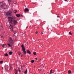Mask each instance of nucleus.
<instances>
[{
  "instance_id": "obj_52",
  "label": "nucleus",
  "mask_w": 74,
  "mask_h": 74,
  "mask_svg": "<svg viewBox=\"0 0 74 74\" xmlns=\"http://www.w3.org/2000/svg\"><path fill=\"white\" fill-rule=\"evenodd\" d=\"M51 31H52V30H51Z\"/></svg>"
},
{
  "instance_id": "obj_55",
  "label": "nucleus",
  "mask_w": 74,
  "mask_h": 74,
  "mask_svg": "<svg viewBox=\"0 0 74 74\" xmlns=\"http://www.w3.org/2000/svg\"><path fill=\"white\" fill-rule=\"evenodd\" d=\"M44 65H45V64H44Z\"/></svg>"
},
{
  "instance_id": "obj_43",
  "label": "nucleus",
  "mask_w": 74,
  "mask_h": 74,
  "mask_svg": "<svg viewBox=\"0 0 74 74\" xmlns=\"http://www.w3.org/2000/svg\"><path fill=\"white\" fill-rule=\"evenodd\" d=\"M40 71H42V69H41Z\"/></svg>"
},
{
  "instance_id": "obj_15",
  "label": "nucleus",
  "mask_w": 74,
  "mask_h": 74,
  "mask_svg": "<svg viewBox=\"0 0 74 74\" xmlns=\"http://www.w3.org/2000/svg\"><path fill=\"white\" fill-rule=\"evenodd\" d=\"M8 45H9V47H12V45H10L9 43H8Z\"/></svg>"
},
{
  "instance_id": "obj_37",
  "label": "nucleus",
  "mask_w": 74,
  "mask_h": 74,
  "mask_svg": "<svg viewBox=\"0 0 74 74\" xmlns=\"http://www.w3.org/2000/svg\"><path fill=\"white\" fill-rule=\"evenodd\" d=\"M23 34H25V32H24L23 33Z\"/></svg>"
},
{
  "instance_id": "obj_22",
  "label": "nucleus",
  "mask_w": 74,
  "mask_h": 74,
  "mask_svg": "<svg viewBox=\"0 0 74 74\" xmlns=\"http://www.w3.org/2000/svg\"><path fill=\"white\" fill-rule=\"evenodd\" d=\"M3 61H0V64H3Z\"/></svg>"
},
{
  "instance_id": "obj_16",
  "label": "nucleus",
  "mask_w": 74,
  "mask_h": 74,
  "mask_svg": "<svg viewBox=\"0 0 74 74\" xmlns=\"http://www.w3.org/2000/svg\"><path fill=\"white\" fill-rule=\"evenodd\" d=\"M14 14H16L17 12V10H14Z\"/></svg>"
},
{
  "instance_id": "obj_35",
  "label": "nucleus",
  "mask_w": 74,
  "mask_h": 74,
  "mask_svg": "<svg viewBox=\"0 0 74 74\" xmlns=\"http://www.w3.org/2000/svg\"><path fill=\"white\" fill-rule=\"evenodd\" d=\"M41 34H43V33L42 32Z\"/></svg>"
},
{
  "instance_id": "obj_54",
  "label": "nucleus",
  "mask_w": 74,
  "mask_h": 74,
  "mask_svg": "<svg viewBox=\"0 0 74 74\" xmlns=\"http://www.w3.org/2000/svg\"><path fill=\"white\" fill-rule=\"evenodd\" d=\"M70 27H71V26H70Z\"/></svg>"
},
{
  "instance_id": "obj_2",
  "label": "nucleus",
  "mask_w": 74,
  "mask_h": 74,
  "mask_svg": "<svg viewBox=\"0 0 74 74\" xmlns=\"http://www.w3.org/2000/svg\"><path fill=\"white\" fill-rule=\"evenodd\" d=\"M22 44V45H21V47L22 48V49L23 52H24V55H25V54H26V52L25 51H26V49H25V48L24 45H23V44Z\"/></svg>"
},
{
  "instance_id": "obj_49",
  "label": "nucleus",
  "mask_w": 74,
  "mask_h": 74,
  "mask_svg": "<svg viewBox=\"0 0 74 74\" xmlns=\"http://www.w3.org/2000/svg\"><path fill=\"white\" fill-rule=\"evenodd\" d=\"M39 69H38V71H39Z\"/></svg>"
},
{
  "instance_id": "obj_28",
  "label": "nucleus",
  "mask_w": 74,
  "mask_h": 74,
  "mask_svg": "<svg viewBox=\"0 0 74 74\" xmlns=\"http://www.w3.org/2000/svg\"><path fill=\"white\" fill-rule=\"evenodd\" d=\"M57 18H58V17L60 18V16H57Z\"/></svg>"
},
{
  "instance_id": "obj_9",
  "label": "nucleus",
  "mask_w": 74,
  "mask_h": 74,
  "mask_svg": "<svg viewBox=\"0 0 74 74\" xmlns=\"http://www.w3.org/2000/svg\"><path fill=\"white\" fill-rule=\"evenodd\" d=\"M27 52L28 53H29V54H31V52L29 50H27Z\"/></svg>"
},
{
  "instance_id": "obj_7",
  "label": "nucleus",
  "mask_w": 74,
  "mask_h": 74,
  "mask_svg": "<svg viewBox=\"0 0 74 74\" xmlns=\"http://www.w3.org/2000/svg\"><path fill=\"white\" fill-rule=\"evenodd\" d=\"M29 11V10L27 8H25L24 10L25 12H27V11Z\"/></svg>"
},
{
  "instance_id": "obj_53",
  "label": "nucleus",
  "mask_w": 74,
  "mask_h": 74,
  "mask_svg": "<svg viewBox=\"0 0 74 74\" xmlns=\"http://www.w3.org/2000/svg\"><path fill=\"white\" fill-rule=\"evenodd\" d=\"M44 74H45V73H44Z\"/></svg>"
},
{
  "instance_id": "obj_12",
  "label": "nucleus",
  "mask_w": 74,
  "mask_h": 74,
  "mask_svg": "<svg viewBox=\"0 0 74 74\" xmlns=\"http://www.w3.org/2000/svg\"><path fill=\"white\" fill-rule=\"evenodd\" d=\"M12 69V66H10V70H11Z\"/></svg>"
},
{
  "instance_id": "obj_17",
  "label": "nucleus",
  "mask_w": 74,
  "mask_h": 74,
  "mask_svg": "<svg viewBox=\"0 0 74 74\" xmlns=\"http://www.w3.org/2000/svg\"><path fill=\"white\" fill-rule=\"evenodd\" d=\"M18 55H21V52L20 51H18Z\"/></svg>"
},
{
  "instance_id": "obj_44",
  "label": "nucleus",
  "mask_w": 74,
  "mask_h": 74,
  "mask_svg": "<svg viewBox=\"0 0 74 74\" xmlns=\"http://www.w3.org/2000/svg\"><path fill=\"white\" fill-rule=\"evenodd\" d=\"M28 27H27V28Z\"/></svg>"
},
{
  "instance_id": "obj_8",
  "label": "nucleus",
  "mask_w": 74,
  "mask_h": 74,
  "mask_svg": "<svg viewBox=\"0 0 74 74\" xmlns=\"http://www.w3.org/2000/svg\"><path fill=\"white\" fill-rule=\"evenodd\" d=\"M1 46H2V47L3 48H4V47H5V46H6V47H7V45H6L5 44H4L3 45H1Z\"/></svg>"
},
{
  "instance_id": "obj_47",
  "label": "nucleus",
  "mask_w": 74,
  "mask_h": 74,
  "mask_svg": "<svg viewBox=\"0 0 74 74\" xmlns=\"http://www.w3.org/2000/svg\"><path fill=\"white\" fill-rule=\"evenodd\" d=\"M38 27H37V28H38Z\"/></svg>"
},
{
  "instance_id": "obj_13",
  "label": "nucleus",
  "mask_w": 74,
  "mask_h": 74,
  "mask_svg": "<svg viewBox=\"0 0 74 74\" xmlns=\"http://www.w3.org/2000/svg\"><path fill=\"white\" fill-rule=\"evenodd\" d=\"M9 55H11L12 54V51H10L9 53Z\"/></svg>"
},
{
  "instance_id": "obj_58",
  "label": "nucleus",
  "mask_w": 74,
  "mask_h": 74,
  "mask_svg": "<svg viewBox=\"0 0 74 74\" xmlns=\"http://www.w3.org/2000/svg\"><path fill=\"white\" fill-rule=\"evenodd\" d=\"M63 25H64V24H63Z\"/></svg>"
},
{
  "instance_id": "obj_33",
  "label": "nucleus",
  "mask_w": 74,
  "mask_h": 74,
  "mask_svg": "<svg viewBox=\"0 0 74 74\" xmlns=\"http://www.w3.org/2000/svg\"><path fill=\"white\" fill-rule=\"evenodd\" d=\"M35 59H36V60H37V58H36Z\"/></svg>"
},
{
  "instance_id": "obj_23",
  "label": "nucleus",
  "mask_w": 74,
  "mask_h": 74,
  "mask_svg": "<svg viewBox=\"0 0 74 74\" xmlns=\"http://www.w3.org/2000/svg\"><path fill=\"white\" fill-rule=\"evenodd\" d=\"M52 70H50V74H52Z\"/></svg>"
},
{
  "instance_id": "obj_27",
  "label": "nucleus",
  "mask_w": 74,
  "mask_h": 74,
  "mask_svg": "<svg viewBox=\"0 0 74 74\" xmlns=\"http://www.w3.org/2000/svg\"><path fill=\"white\" fill-rule=\"evenodd\" d=\"M21 57H22V56H23V55H21Z\"/></svg>"
},
{
  "instance_id": "obj_40",
  "label": "nucleus",
  "mask_w": 74,
  "mask_h": 74,
  "mask_svg": "<svg viewBox=\"0 0 74 74\" xmlns=\"http://www.w3.org/2000/svg\"><path fill=\"white\" fill-rule=\"evenodd\" d=\"M45 67V66H43V67Z\"/></svg>"
},
{
  "instance_id": "obj_19",
  "label": "nucleus",
  "mask_w": 74,
  "mask_h": 74,
  "mask_svg": "<svg viewBox=\"0 0 74 74\" xmlns=\"http://www.w3.org/2000/svg\"><path fill=\"white\" fill-rule=\"evenodd\" d=\"M33 53L34 55L35 56V55H36V52H34Z\"/></svg>"
},
{
  "instance_id": "obj_14",
  "label": "nucleus",
  "mask_w": 74,
  "mask_h": 74,
  "mask_svg": "<svg viewBox=\"0 0 74 74\" xmlns=\"http://www.w3.org/2000/svg\"><path fill=\"white\" fill-rule=\"evenodd\" d=\"M15 74H17V70L16 69L14 70Z\"/></svg>"
},
{
  "instance_id": "obj_18",
  "label": "nucleus",
  "mask_w": 74,
  "mask_h": 74,
  "mask_svg": "<svg viewBox=\"0 0 74 74\" xmlns=\"http://www.w3.org/2000/svg\"><path fill=\"white\" fill-rule=\"evenodd\" d=\"M25 74H27V70L26 69V71L25 72Z\"/></svg>"
},
{
  "instance_id": "obj_24",
  "label": "nucleus",
  "mask_w": 74,
  "mask_h": 74,
  "mask_svg": "<svg viewBox=\"0 0 74 74\" xmlns=\"http://www.w3.org/2000/svg\"><path fill=\"white\" fill-rule=\"evenodd\" d=\"M8 1L9 3H10L11 2V0H8Z\"/></svg>"
},
{
  "instance_id": "obj_5",
  "label": "nucleus",
  "mask_w": 74,
  "mask_h": 74,
  "mask_svg": "<svg viewBox=\"0 0 74 74\" xmlns=\"http://www.w3.org/2000/svg\"><path fill=\"white\" fill-rule=\"evenodd\" d=\"M9 38L11 41V43H12V44H14V42L13 41V40L12 39V38L11 37H9Z\"/></svg>"
},
{
  "instance_id": "obj_1",
  "label": "nucleus",
  "mask_w": 74,
  "mask_h": 74,
  "mask_svg": "<svg viewBox=\"0 0 74 74\" xmlns=\"http://www.w3.org/2000/svg\"><path fill=\"white\" fill-rule=\"evenodd\" d=\"M8 21L9 22L10 24L11 23L12 25H13V24H14V25L17 24V21L15 20V17L13 16L9 17H8Z\"/></svg>"
},
{
  "instance_id": "obj_6",
  "label": "nucleus",
  "mask_w": 74,
  "mask_h": 74,
  "mask_svg": "<svg viewBox=\"0 0 74 74\" xmlns=\"http://www.w3.org/2000/svg\"><path fill=\"white\" fill-rule=\"evenodd\" d=\"M5 68L6 70H8V66L7 65H5Z\"/></svg>"
},
{
  "instance_id": "obj_11",
  "label": "nucleus",
  "mask_w": 74,
  "mask_h": 74,
  "mask_svg": "<svg viewBox=\"0 0 74 74\" xmlns=\"http://www.w3.org/2000/svg\"><path fill=\"white\" fill-rule=\"evenodd\" d=\"M4 55L5 56L7 57L8 56V55L7 54V53H5L4 54Z\"/></svg>"
},
{
  "instance_id": "obj_50",
  "label": "nucleus",
  "mask_w": 74,
  "mask_h": 74,
  "mask_svg": "<svg viewBox=\"0 0 74 74\" xmlns=\"http://www.w3.org/2000/svg\"><path fill=\"white\" fill-rule=\"evenodd\" d=\"M50 33H51V32Z\"/></svg>"
},
{
  "instance_id": "obj_45",
  "label": "nucleus",
  "mask_w": 74,
  "mask_h": 74,
  "mask_svg": "<svg viewBox=\"0 0 74 74\" xmlns=\"http://www.w3.org/2000/svg\"><path fill=\"white\" fill-rule=\"evenodd\" d=\"M43 70H44V69H43Z\"/></svg>"
},
{
  "instance_id": "obj_31",
  "label": "nucleus",
  "mask_w": 74,
  "mask_h": 74,
  "mask_svg": "<svg viewBox=\"0 0 74 74\" xmlns=\"http://www.w3.org/2000/svg\"><path fill=\"white\" fill-rule=\"evenodd\" d=\"M21 68L22 69V70L23 69V68H22V66H21Z\"/></svg>"
},
{
  "instance_id": "obj_32",
  "label": "nucleus",
  "mask_w": 74,
  "mask_h": 74,
  "mask_svg": "<svg viewBox=\"0 0 74 74\" xmlns=\"http://www.w3.org/2000/svg\"><path fill=\"white\" fill-rule=\"evenodd\" d=\"M64 1H67V0H64Z\"/></svg>"
},
{
  "instance_id": "obj_29",
  "label": "nucleus",
  "mask_w": 74,
  "mask_h": 74,
  "mask_svg": "<svg viewBox=\"0 0 74 74\" xmlns=\"http://www.w3.org/2000/svg\"><path fill=\"white\" fill-rule=\"evenodd\" d=\"M19 72H21V70H19L18 71Z\"/></svg>"
},
{
  "instance_id": "obj_20",
  "label": "nucleus",
  "mask_w": 74,
  "mask_h": 74,
  "mask_svg": "<svg viewBox=\"0 0 74 74\" xmlns=\"http://www.w3.org/2000/svg\"><path fill=\"white\" fill-rule=\"evenodd\" d=\"M31 63H33L34 62V60H32L31 61Z\"/></svg>"
},
{
  "instance_id": "obj_10",
  "label": "nucleus",
  "mask_w": 74,
  "mask_h": 74,
  "mask_svg": "<svg viewBox=\"0 0 74 74\" xmlns=\"http://www.w3.org/2000/svg\"><path fill=\"white\" fill-rule=\"evenodd\" d=\"M20 14H16V16L17 17H20Z\"/></svg>"
},
{
  "instance_id": "obj_21",
  "label": "nucleus",
  "mask_w": 74,
  "mask_h": 74,
  "mask_svg": "<svg viewBox=\"0 0 74 74\" xmlns=\"http://www.w3.org/2000/svg\"><path fill=\"white\" fill-rule=\"evenodd\" d=\"M68 73H69V74H71V71H68Z\"/></svg>"
},
{
  "instance_id": "obj_51",
  "label": "nucleus",
  "mask_w": 74,
  "mask_h": 74,
  "mask_svg": "<svg viewBox=\"0 0 74 74\" xmlns=\"http://www.w3.org/2000/svg\"><path fill=\"white\" fill-rule=\"evenodd\" d=\"M42 29H43V27H42Z\"/></svg>"
},
{
  "instance_id": "obj_38",
  "label": "nucleus",
  "mask_w": 74,
  "mask_h": 74,
  "mask_svg": "<svg viewBox=\"0 0 74 74\" xmlns=\"http://www.w3.org/2000/svg\"><path fill=\"white\" fill-rule=\"evenodd\" d=\"M41 66H43V64H42V65H41Z\"/></svg>"
},
{
  "instance_id": "obj_46",
  "label": "nucleus",
  "mask_w": 74,
  "mask_h": 74,
  "mask_svg": "<svg viewBox=\"0 0 74 74\" xmlns=\"http://www.w3.org/2000/svg\"><path fill=\"white\" fill-rule=\"evenodd\" d=\"M43 27V28H44V27Z\"/></svg>"
},
{
  "instance_id": "obj_48",
  "label": "nucleus",
  "mask_w": 74,
  "mask_h": 74,
  "mask_svg": "<svg viewBox=\"0 0 74 74\" xmlns=\"http://www.w3.org/2000/svg\"><path fill=\"white\" fill-rule=\"evenodd\" d=\"M35 67H36V66H34V68Z\"/></svg>"
},
{
  "instance_id": "obj_57",
  "label": "nucleus",
  "mask_w": 74,
  "mask_h": 74,
  "mask_svg": "<svg viewBox=\"0 0 74 74\" xmlns=\"http://www.w3.org/2000/svg\"><path fill=\"white\" fill-rule=\"evenodd\" d=\"M18 69H19V68H18Z\"/></svg>"
},
{
  "instance_id": "obj_41",
  "label": "nucleus",
  "mask_w": 74,
  "mask_h": 74,
  "mask_svg": "<svg viewBox=\"0 0 74 74\" xmlns=\"http://www.w3.org/2000/svg\"><path fill=\"white\" fill-rule=\"evenodd\" d=\"M53 73V72H52V74Z\"/></svg>"
},
{
  "instance_id": "obj_25",
  "label": "nucleus",
  "mask_w": 74,
  "mask_h": 74,
  "mask_svg": "<svg viewBox=\"0 0 74 74\" xmlns=\"http://www.w3.org/2000/svg\"><path fill=\"white\" fill-rule=\"evenodd\" d=\"M69 34L70 35H72V33H71V32H70L69 33Z\"/></svg>"
},
{
  "instance_id": "obj_56",
  "label": "nucleus",
  "mask_w": 74,
  "mask_h": 74,
  "mask_svg": "<svg viewBox=\"0 0 74 74\" xmlns=\"http://www.w3.org/2000/svg\"><path fill=\"white\" fill-rule=\"evenodd\" d=\"M49 74H51V73H50Z\"/></svg>"
},
{
  "instance_id": "obj_30",
  "label": "nucleus",
  "mask_w": 74,
  "mask_h": 74,
  "mask_svg": "<svg viewBox=\"0 0 74 74\" xmlns=\"http://www.w3.org/2000/svg\"><path fill=\"white\" fill-rule=\"evenodd\" d=\"M36 34H38V32H36Z\"/></svg>"
},
{
  "instance_id": "obj_39",
  "label": "nucleus",
  "mask_w": 74,
  "mask_h": 74,
  "mask_svg": "<svg viewBox=\"0 0 74 74\" xmlns=\"http://www.w3.org/2000/svg\"><path fill=\"white\" fill-rule=\"evenodd\" d=\"M2 69H3V67H2Z\"/></svg>"
},
{
  "instance_id": "obj_3",
  "label": "nucleus",
  "mask_w": 74,
  "mask_h": 74,
  "mask_svg": "<svg viewBox=\"0 0 74 74\" xmlns=\"http://www.w3.org/2000/svg\"><path fill=\"white\" fill-rule=\"evenodd\" d=\"M6 15H9V16H12V11H9L8 12L6 13Z\"/></svg>"
},
{
  "instance_id": "obj_34",
  "label": "nucleus",
  "mask_w": 74,
  "mask_h": 74,
  "mask_svg": "<svg viewBox=\"0 0 74 74\" xmlns=\"http://www.w3.org/2000/svg\"><path fill=\"white\" fill-rule=\"evenodd\" d=\"M3 36H1V37H2V38H3Z\"/></svg>"
},
{
  "instance_id": "obj_42",
  "label": "nucleus",
  "mask_w": 74,
  "mask_h": 74,
  "mask_svg": "<svg viewBox=\"0 0 74 74\" xmlns=\"http://www.w3.org/2000/svg\"><path fill=\"white\" fill-rule=\"evenodd\" d=\"M15 34V33H14V34Z\"/></svg>"
},
{
  "instance_id": "obj_4",
  "label": "nucleus",
  "mask_w": 74,
  "mask_h": 74,
  "mask_svg": "<svg viewBox=\"0 0 74 74\" xmlns=\"http://www.w3.org/2000/svg\"><path fill=\"white\" fill-rule=\"evenodd\" d=\"M9 29H10V30L12 31H13V29H14V27L12 25H11V24L10 25V26L9 27Z\"/></svg>"
},
{
  "instance_id": "obj_26",
  "label": "nucleus",
  "mask_w": 74,
  "mask_h": 74,
  "mask_svg": "<svg viewBox=\"0 0 74 74\" xmlns=\"http://www.w3.org/2000/svg\"><path fill=\"white\" fill-rule=\"evenodd\" d=\"M20 16H22V17H23V15H22V14H20Z\"/></svg>"
},
{
  "instance_id": "obj_36",
  "label": "nucleus",
  "mask_w": 74,
  "mask_h": 74,
  "mask_svg": "<svg viewBox=\"0 0 74 74\" xmlns=\"http://www.w3.org/2000/svg\"><path fill=\"white\" fill-rule=\"evenodd\" d=\"M53 71H54V72H55V71L53 70Z\"/></svg>"
}]
</instances>
